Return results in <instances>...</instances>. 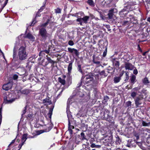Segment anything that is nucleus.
I'll return each mask as SVG.
<instances>
[{
  "label": "nucleus",
  "mask_w": 150,
  "mask_h": 150,
  "mask_svg": "<svg viewBox=\"0 0 150 150\" xmlns=\"http://www.w3.org/2000/svg\"><path fill=\"white\" fill-rule=\"evenodd\" d=\"M121 78L120 77H115L114 79V82L115 83H117L120 82Z\"/></svg>",
  "instance_id": "nucleus-20"
},
{
  "label": "nucleus",
  "mask_w": 150,
  "mask_h": 150,
  "mask_svg": "<svg viewBox=\"0 0 150 150\" xmlns=\"http://www.w3.org/2000/svg\"><path fill=\"white\" fill-rule=\"evenodd\" d=\"M22 70L23 71V72L21 74V75L24 74L25 73V71L24 69H22Z\"/></svg>",
  "instance_id": "nucleus-55"
},
{
  "label": "nucleus",
  "mask_w": 150,
  "mask_h": 150,
  "mask_svg": "<svg viewBox=\"0 0 150 150\" xmlns=\"http://www.w3.org/2000/svg\"><path fill=\"white\" fill-rule=\"evenodd\" d=\"M93 76L92 75H87L86 76L85 82L86 83H88L90 81H92Z\"/></svg>",
  "instance_id": "nucleus-12"
},
{
  "label": "nucleus",
  "mask_w": 150,
  "mask_h": 150,
  "mask_svg": "<svg viewBox=\"0 0 150 150\" xmlns=\"http://www.w3.org/2000/svg\"><path fill=\"white\" fill-rule=\"evenodd\" d=\"M124 73V71H122L120 74L119 75V77L120 78L123 75Z\"/></svg>",
  "instance_id": "nucleus-52"
},
{
  "label": "nucleus",
  "mask_w": 150,
  "mask_h": 150,
  "mask_svg": "<svg viewBox=\"0 0 150 150\" xmlns=\"http://www.w3.org/2000/svg\"><path fill=\"white\" fill-rule=\"evenodd\" d=\"M140 89V88H138V87H136L133 88V90L134 91H137L139 90Z\"/></svg>",
  "instance_id": "nucleus-46"
},
{
  "label": "nucleus",
  "mask_w": 150,
  "mask_h": 150,
  "mask_svg": "<svg viewBox=\"0 0 150 150\" xmlns=\"http://www.w3.org/2000/svg\"><path fill=\"white\" fill-rule=\"evenodd\" d=\"M128 22V21H125L123 22V24L124 25H126L127 23Z\"/></svg>",
  "instance_id": "nucleus-63"
},
{
  "label": "nucleus",
  "mask_w": 150,
  "mask_h": 150,
  "mask_svg": "<svg viewBox=\"0 0 150 150\" xmlns=\"http://www.w3.org/2000/svg\"><path fill=\"white\" fill-rule=\"evenodd\" d=\"M107 53V47H106L105 51L103 52V57H105Z\"/></svg>",
  "instance_id": "nucleus-35"
},
{
  "label": "nucleus",
  "mask_w": 150,
  "mask_h": 150,
  "mask_svg": "<svg viewBox=\"0 0 150 150\" xmlns=\"http://www.w3.org/2000/svg\"><path fill=\"white\" fill-rule=\"evenodd\" d=\"M43 103H45V105H48L51 104L52 102L49 98H46L43 100Z\"/></svg>",
  "instance_id": "nucleus-13"
},
{
  "label": "nucleus",
  "mask_w": 150,
  "mask_h": 150,
  "mask_svg": "<svg viewBox=\"0 0 150 150\" xmlns=\"http://www.w3.org/2000/svg\"><path fill=\"white\" fill-rule=\"evenodd\" d=\"M18 76L16 74H14L13 76V79L14 80H16L18 78Z\"/></svg>",
  "instance_id": "nucleus-38"
},
{
  "label": "nucleus",
  "mask_w": 150,
  "mask_h": 150,
  "mask_svg": "<svg viewBox=\"0 0 150 150\" xmlns=\"http://www.w3.org/2000/svg\"><path fill=\"white\" fill-rule=\"evenodd\" d=\"M17 51V49L16 48V46H15L13 48V59L15 58V57H16V52Z\"/></svg>",
  "instance_id": "nucleus-21"
},
{
  "label": "nucleus",
  "mask_w": 150,
  "mask_h": 150,
  "mask_svg": "<svg viewBox=\"0 0 150 150\" xmlns=\"http://www.w3.org/2000/svg\"><path fill=\"white\" fill-rule=\"evenodd\" d=\"M11 95V94H9V95H6V94L5 95H4V96H7V99H10V98H9V96Z\"/></svg>",
  "instance_id": "nucleus-57"
},
{
  "label": "nucleus",
  "mask_w": 150,
  "mask_h": 150,
  "mask_svg": "<svg viewBox=\"0 0 150 150\" xmlns=\"http://www.w3.org/2000/svg\"><path fill=\"white\" fill-rule=\"evenodd\" d=\"M114 10L113 9H111L108 12V17L107 18L109 19H113L115 20L116 18L115 15L113 14Z\"/></svg>",
  "instance_id": "nucleus-5"
},
{
  "label": "nucleus",
  "mask_w": 150,
  "mask_h": 150,
  "mask_svg": "<svg viewBox=\"0 0 150 150\" xmlns=\"http://www.w3.org/2000/svg\"><path fill=\"white\" fill-rule=\"evenodd\" d=\"M55 11L56 13H61V10L59 8H58L55 9Z\"/></svg>",
  "instance_id": "nucleus-34"
},
{
  "label": "nucleus",
  "mask_w": 150,
  "mask_h": 150,
  "mask_svg": "<svg viewBox=\"0 0 150 150\" xmlns=\"http://www.w3.org/2000/svg\"><path fill=\"white\" fill-rule=\"evenodd\" d=\"M2 108H0V121L1 122L2 119V115H1V111Z\"/></svg>",
  "instance_id": "nucleus-41"
},
{
  "label": "nucleus",
  "mask_w": 150,
  "mask_h": 150,
  "mask_svg": "<svg viewBox=\"0 0 150 150\" xmlns=\"http://www.w3.org/2000/svg\"><path fill=\"white\" fill-rule=\"evenodd\" d=\"M36 22L37 21L36 20H34L32 21V23L31 24V25L32 26H33Z\"/></svg>",
  "instance_id": "nucleus-45"
},
{
  "label": "nucleus",
  "mask_w": 150,
  "mask_h": 150,
  "mask_svg": "<svg viewBox=\"0 0 150 150\" xmlns=\"http://www.w3.org/2000/svg\"><path fill=\"white\" fill-rule=\"evenodd\" d=\"M143 99V97L142 95H140L134 99L135 104L136 108H137L139 105L142 103V101Z\"/></svg>",
  "instance_id": "nucleus-3"
},
{
  "label": "nucleus",
  "mask_w": 150,
  "mask_h": 150,
  "mask_svg": "<svg viewBox=\"0 0 150 150\" xmlns=\"http://www.w3.org/2000/svg\"><path fill=\"white\" fill-rule=\"evenodd\" d=\"M147 21H148L150 22V17L148 18H147Z\"/></svg>",
  "instance_id": "nucleus-64"
},
{
  "label": "nucleus",
  "mask_w": 150,
  "mask_h": 150,
  "mask_svg": "<svg viewBox=\"0 0 150 150\" xmlns=\"http://www.w3.org/2000/svg\"><path fill=\"white\" fill-rule=\"evenodd\" d=\"M54 106V105H52L50 109L49 113L48 114L49 118L50 119L51 118L52 115V111Z\"/></svg>",
  "instance_id": "nucleus-14"
},
{
  "label": "nucleus",
  "mask_w": 150,
  "mask_h": 150,
  "mask_svg": "<svg viewBox=\"0 0 150 150\" xmlns=\"http://www.w3.org/2000/svg\"><path fill=\"white\" fill-rule=\"evenodd\" d=\"M13 80L11 78L9 80V82L3 85L2 88L6 91H8L10 89L12 86Z\"/></svg>",
  "instance_id": "nucleus-4"
},
{
  "label": "nucleus",
  "mask_w": 150,
  "mask_h": 150,
  "mask_svg": "<svg viewBox=\"0 0 150 150\" xmlns=\"http://www.w3.org/2000/svg\"><path fill=\"white\" fill-rule=\"evenodd\" d=\"M42 53H43V51H41L40 52H39V56H41V55H42Z\"/></svg>",
  "instance_id": "nucleus-61"
},
{
  "label": "nucleus",
  "mask_w": 150,
  "mask_h": 150,
  "mask_svg": "<svg viewBox=\"0 0 150 150\" xmlns=\"http://www.w3.org/2000/svg\"><path fill=\"white\" fill-rule=\"evenodd\" d=\"M89 18V17L88 16H85L83 18H78L76 19V21H81V20L82 21H83V22L85 23H87V21Z\"/></svg>",
  "instance_id": "nucleus-7"
},
{
  "label": "nucleus",
  "mask_w": 150,
  "mask_h": 150,
  "mask_svg": "<svg viewBox=\"0 0 150 150\" xmlns=\"http://www.w3.org/2000/svg\"><path fill=\"white\" fill-rule=\"evenodd\" d=\"M87 3L90 6H94V3L93 0H88Z\"/></svg>",
  "instance_id": "nucleus-24"
},
{
  "label": "nucleus",
  "mask_w": 150,
  "mask_h": 150,
  "mask_svg": "<svg viewBox=\"0 0 150 150\" xmlns=\"http://www.w3.org/2000/svg\"><path fill=\"white\" fill-rule=\"evenodd\" d=\"M109 99L108 97V96H105L104 98V100H105V101H107Z\"/></svg>",
  "instance_id": "nucleus-48"
},
{
  "label": "nucleus",
  "mask_w": 150,
  "mask_h": 150,
  "mask_svg": "<svg viewBox=\"0 0 150 150\" xmlns=\"http://www.w3.org/2000/svg\"><path fill=\"white\" fill-rule=\"evenodd\" d=\"M43 51V52H45L47 54H48L50 52L49 50H44L43 51Z\"/></svg>",
  "instance_id": "nucleus-47"
},
{
  "label": "nucleus",
  "mask_w": 150,
  "mask_h": 150,
  "mask_svg": "<svg viewBox=\"0 0 150 150\" xmlns=\"http://www.w3.org/2000/svg\"><path fill=\"white\" fill-rule=\"evenodd\" d=\"M133 73L134 74L136 75L138 73V71L137 69H134L133 70Z\"/></svg>",
  "instance_id": "nucleus-44"
},
{
  "label": "nucleus",
  "mask_w": 150,
  "mask_h": 150,
  "mask_svg": "<svg viewBox=\"0 0 150 150\" xmlns=\"http://www.w3.org/2000/svg\"><path fill=\"white\" fill-rule=\"evenodd\" d=\"M16 139V138L15 139H14V140H13L12 141V142L8 145V146H9L11 144H13V143H14L15 142V139Z\"/></svg>",
  "instance_id": "nucleus-50"
},
{
  "label": "nucleus",
  "mask_w": 150,
  "mask_h": 150,
  "mask_svg": "<svg viewBox=\"0 0 150 150\" xmlns=\"http://www.w3.org/2000/svg\"><path fill=\"white\" fill-rule=\"evenodd\" d=\"M115 59H114L112 61L113 65L114 68H115V69H118L119 68L120 62Z\"/></svg>",
  "instance_id": "nucleus-6"
},
{
  "label": "nucleus",
  "mask_w": 150,
  "mask_h": 150,
  "mask_svg": "<svg viewBox=\"0 0 150 150\" xmlns=\"http://www.w3.org/2000/svg\"><path fill=\"white\" fill-rule=\"evenodd\" d=\"M81 137H82V140H83L86 139V138L85 137V134L83 132H81Z\"/></svg>",
  "instance_id": "nucleus-36"
},
{
  "label": "nucleus",
  "mask_w": 150,
  "mask_h": 150,
  "mask_svg": "<svg viewBox=\"0 0 150 150\" xmlns=\"http://www.w3.org/2000/svg\"><path fill=\"white\" fill-rule=\"evenodd\" d=\"M15 100V98L11 99H7V96H5L4 97V101L6 103H11L14 101Z\"/></svg>",
  "instance_id": "nucleus-10"
},
{
  "label": "nucleus",
  "mask_w": 150,
  "mask_h": 150,
  "mask_svg": "<svg viewBox=\"0 0 150 150\" xmlns=\"http://www.w3.org/2000/svg\"><path fill=\"white\" fill-rule=\"evenodd\" d=\"M131 83L133 84L135 82L136 80V77L135 76L132 75L130 79Z\"/></svg>",
  "instance_id": "nucleus-15"
},
{
  "label": "nucleus",
  "mask_w": 150,
  "mask_h": 150,
  "mask_svg": "<svg viewBox=\"0 0 150 150\" xmlns=\"http://www.w3.org/2000/svg\"><path fill=\"white\" fill-rule=\"evenodd\" d=\"M21 92L23 94H27L29 93V91L28 89H24L22 90Z\"/></svg>",
  "instance_id": "nucleus-23"
},
{
  "label": "nucleus",
  "mask_w": 150,
  "mask_h": 150,
  "mask_svg": "<svg viewBox=\"0 0 150 150\" xmlns=\"http://www.w3.org/2000/svg\"><path fill=\"white\" fill-rule=\"evenodd\" d=\"M135 136L136 137L137 140H138L139 139V137L138 135H135Z\"/></svg>",
  "instance_id": "nucleus-60"
},
{
  "label": "nucleus",
  "mask_w": 150,
  "mask_h": 150,
  "mask_svg": "<svg viewBox=\"0 0 150 150\" xmlns=\"http://www.w3.org/2000/svg\"><path fill=\"white\" fill-rule=\"evenodd\" d=\"M77 69L78 71L81 72V74L83 73V71L82 69H81V65L80 64H79L78 65Z\"/></svg>",
  "instance_id": "nucleus-27"
},
{
  "label": "nucleus",
  "mask_w": 150,
  "mask_h": 150,
  "mask_svg": "<svg viewBox=\"0 0 150 150\" xmlns=\"http://www.w3.org/2000/svg\"><path fill=\"white\" fill-rule=\"evenodd\" d=\"M142 124L143 126H147L149 125L150 124V122L147 123L145 122L144 121H142Z\"/></svg>",
  "instance_id": "nucleus-29"
},
{
  "label": "nucleus",
  "mask_w": 150,
  "mask_h": 150,
  "mask_svg": "<svg viewBox=\"0 0 150 150\" xmlns=\"http://www.w3.org/2000/svg\"><path fill=\"white\" fill-rule=\"evenodd\" d=\"M81 85V82H80L78 84V87H80Z\"/></svg>",
  "instance_id": "nucleus-62"
},
{
  "label": "nucleus",
  "mask_w": 150,
  "mask_h": 150,
  "mask_svg": "<svg viewBox=\"0 0 150 150\" xmlns=\"http://www.w3.org/2000/svg\"><path fill=\"white\" fill-rule=\"evenodd\" d=\"M138 48L139 50L141 52H142V50H141V49L140 46H139V45H138Z\"/></svg>",
  "instance_id": "nucleus-58"
},
{
  "label": "nucleus",
  "mask_w": 150,
  "mask_h": 150,
  "mask_svg": "<svg viewBox=\"0 0 150 150\" xmlns=\"http://www.w3.org/2000/svg\"><path fill=\"white\" fill-rule=\"evenodd\" d=\"M68 51L71 53H74L76 56H78L79 54L78 50L74 48H68Z\"/></svg>",
  "instance_id": "nucleus-8"
},
{
  "label": "nucleus",
  "mask_w": 150,
  "mask_h": 150,
  "mask_svg": "<svg viewBox=\"0 0 150 150\" xmlns=\"http://www.w3.org/2000/svg\"><path fill=\"white\" fill-rule=\"evenodd\" d=\"M91 146L92 148L96 147L98 148H100L101 147V146L99 145H96L94 144H91Z\"/></svg>",
  "instance_id": "nucleus-26"
},
{
  "label": "nucleus",
  "mask_w": 150,
  "mask_h": 150,
  "mask_svg": "<svg viewBox=\"0 0 150 150\" xmlns=\"http://www.w3.org/2000/svg\"><path fill=\"white\" fill-rule=\"evenodd\" d=\"M49 20H48L46 23L41 25H40V27H42V28L45 27L48 25V24L49 23Z\"/></svg>",
  "instance_id": "nucleus-31"
},
{
  "label": "nucleus",
  "mask_w": 150,
  "mask_h": 150,
  "mask_svg": "<svg viewBox=\"0 0 150 150\" xmlns=\"http://www.w3.org/2000/svg\"><path fill=\"white\" fill-rule=\"evenodd\" d=\"M28 134H24L22 137L21 139L22 142H24V143L26 141V140L27 139V136Z\"/></svg>",
  "instance_id": "nucleus-17"
},
{
  "label": "nucleus",
  "mask_w": 150,
  "mask_h": 150,
  "mask_svg": "<svg viewBox=\"0 0 150 150\" xmlns=\"http://www.w3.org/2000/svg\"><path fill=\"white\" fill-rule=\"evenodd\" d=\"M107 70L108 71H111L113 70V72L112 73V74H113V73L115 72V68H114V67H112L109 66L108 67Z\"/></svg>",
  "instance_id": "nucleus-28"
},
{
  "label": "nucleus",
  "mask_w": 150,
  "mask_h": 150,
  "mask_svg": "<svg viewBox=\"0 0 150 150\" xmlns=\"http://www.w3.org/2000/svg\"><path fill=\"white\" fill-rule=\"evenodd\" d=\"M72 62H71L69 64L68 67V73H69L71 72V70L72 69Z\"/></svg>",
  "instance_id": "nucleus-18"
},
{
  "label": "nucleus",
  "mask_w": 150,
  "mask_h": 150,
  "mask_svg": "<svg viewBox=\"0 0 150 150\" xmlns=\"http://www.w3.org/2000/svg\"><path fill=\"white\" fill-rule=\"evenodd\" d=\"M74 128V127L72 125H70V126L69 127V129H72Z\"/></svg>",
  "instance_id": "nucleus-54"
},
{
  "label": "nucleus",
  "mask_w": 150,
  "mask_h": 150,
  "mask_svg": "<svg viewBox=\"0 0 150 150\" xmlns=\"http://www.w3.org/2000/svg\"><path fill=\"white\" fill-rule=\"evenodd\" d=\"M28 53L26 52L25 47L21 46L19 49L18 53V59L20 60H23L27 58Z\"/></svg>",
  "instance_id": "nucleus-1"
},
{
  "label": "nucleus",
  "mask_w": 150,
  "mask_h": 150,
  "mask_svg": "<svg viewBox=\"0 0 150 150\" xmlns=\"http://www.w3.org/2000/svg\"><path fill=\"white\" fill-rule=\"evenodd\" d=\"M127 106H130L131 105V102L130 101H128L127 103Z\"/></svg>",
  "instance_id": "nucleus-43"
},
{
  "label": "nucleus",
  "mask_w": 150,
  "mask_h": 150,
  "mask_svg": "<svg viewBox=\"0 0 150 150\" xmlns=\"http://www.w3.org/2000/svg\"><path fill=\"white\" fill-rule=\"evenodd\" d=\"M100 16L102 19H104V17L101 13L100 14Z\"/></svg>",
  "instance_id": "nucleus-51"
},
{
  "label": "nucleus",
  "mask_w": 150,
  "mask_h": 150,
  "mask_svg": "<svg viewBox=\"0 0 150 150\" xmlns=\"http://www.w3.org/2000/svg\"><path fill=\"white\" fill-rule=\"evenodd\" d=\"M126 78L125 80V81H127L129 79V76L128 75V72H127L126 73Z\"/></svg>",
  "instance_id": "nucleus-37"
},
{
  "label": "nucleus",
  "mask_w": 150,
  "mask_h": 150,
  "mask_svg": "<svg viewBox=\"0 0 150 150\" xmlns=\"http://www.w3.org/2000/svg\"><path fill=\"white\" fill-rule=\"evenodd\" d=\"M25 38H27L32 41H34L35 40V38L30 33L27 34L24 37Z\"/></svg>",
  "instance_id": "nucleus-11"
},
{
  "label": "nucleus",
  "mask_w": 150,
  "mask_h": 150,
  "mask_svg": "<svg viewBox=\"0 0 150 150\" xmlns=\"http://www.w3.org/2000/svg\"><path fill=\"white\" fill-rule=\"evenodd\" d=\"M44 6L41 7L40 9L39 10V12H41L42 11V10L44 9Z\"/></svg>",
  "instance_id": "nucleus-53"
},
{
  "label": "nucleus",
  "mask_w": 150,
  "mask_h": 150,
  "mask_svg": "<svg viewBox=\"0 0 150 150\" xmlns=\"http://www.w3.org/2000/svg\"><path fill=\"white\" fill-rule=\"evenodd\" d=\"M26 106H25V107L24 108V109L23 110V114L22 115H23L24 114L26 111Z\"/></svg>",
  "instance_id": "nucleus-42"
},
{
  "label": "nucleus",
  "mask_w": 150,
  "mask_h": 150,
  "mask_svg": "<svg viewBox=\"0 0 150 150\" xmlns=\"http://www.w3.org/2000/svg\"><path fill=\"white\" fill-rule=\"evenodd\" d=\"M68 130L70 133V134H72L73 131L71 129H68Z\"/></svg>",
  "instance_id": "nucleus-56"
},
{
  "label": "nucleus",
  "mask_w": 150,
  "mask_h": 150,
  "mask_svg": "<svg viewBox=\"0 0 150 150\" xmlns=\"http://www.w3.org/2000/svg\"><path fill=\"white\" fill-rule=\"evenodd\" d=\"M126 8H125L123 9L121 11L119 12V13L120 15H123L124 14V13H123V12L126 11Z\"/></svg>",
  "instance_id": "nucleus-33"
},
{
  "label": "nucleus",
  "mask_w": 150,
  "mask_h": 150,
  "mask_svg": "<svg viewBox=\"0 0 150 150\" xmlns=\"http://www.w3.org/2000/svg\"><path fill=\"white\" fill-rule=\"evenodd\" d=\"M39 34L44 39H46L50 36V35L47 33L46 30L44 28L39 29Z\"/></svg>",
  "instance_id": "nucleus-2"
},
{
  "label": "nucleus",
  "mask_w": 150,
  "mask_h": 150,
  "mask_svg": "<svg viewBox=\"0 0 150 150\" xmlns=\"http://www.w3.org/2000/svg\"><path fill=\"white\" fill-rule=\"evenodd\" d=\"M68 44L70 46H72L74 45V43L72 40H70L68 42Z\"/></svg>",
  "instance_id": "nucleus-39"
},
{
  "label": "nucleus",
  "mask_w": 150,
  "mask_h": 150,
  "mask_svg": "<svg viewBox=\"0 0 150 150\" xmlns=\"http://www.w3.org/2000/svg\"><path fill=\"white\" fill-rule=\"evenodd\" d=\"M59 81L62 84L64 85L66 83V81L65 80L62 79L61 77H59L58 78Z\"/></svg>",
  "instance_id": "nucleus-19"
},
{
  "label": "nucleus",
  "mask_w": 150,
  "mask_h": 150,
  "mask_svg": "<svg viewBox=\"0 0 150 150\" xmlns=\"http://www.w3.org/2000/svg\"><path fill=\"white\" fill-rule=\"evenodd\" d=\"M24 144V142H23L21 144H20L18 145V147L19 148V149L18 150H19L21 148L22 146Z\"/></svg>",
  "instance_id": "nucleus-40"
},
{
  "label": "nucleus",
  "mask_w": 150,
  "mask_h": 150,
  "mask_svg": "<svg viewBox=\"0 0 150 150\" xmlns=\"http://www.w3.org/2000/svg\"><path fill=\"white\" fill-rule=\"evenodd\" d=\"M99 74L100 75H104L105 76H107L108 75L105 73V71L103 70L101 72H99Z\"/></svg>",
  "instance_id": "nucleus-30"
},
{
  "label": "nucleus",
  "mask_w": 150,
  "mask_h": 150,
  "mask_svg": "<svg viewBox=\"0 0 150 150\" xmlns=\"http://www.w3.org/2000/svg\"><path fill=\"white\" fill-rule=\"evenodd\" d=\"M93 62L96 64H100V62L99 61H96L94 60H93Z\"/></svg>",
  "instance_id": "nucleus-49"
},
{
  "label": "nucleus",
  "mask_w": 150,
  "mask_h": 150,
  "mask_svg": "<svg viewBox=\"0 0 150 150\" xmlns=\"http://www.w3.org/2000/svg\"><path fill=\"white\" fill-rule=\"evenodd\" d=\"M113 137L112 135L108 137V138L105 139V141L106 142L108 143L111 142L112 140Z\"/></svg>",
  "instance_id": "nucleus-16"
},
{
  "label": "nucleus",
  "mask_w": 150,
  "mask_h": 150,
  "mask_svg": "<svg viewBox=\"0 0 150 150\" xmlns=\"http://www.w3.org/2000/svg\"><path fill=\"white\" fill-rule=\"evenodd\" d=\"M125 68L126 69L132 70L133 69L134 67L131 64L128 62H126Z\"/></svg>",
  "instance_id": "nucleus-9"
},
{
  "label": "nucleus",
  "mask_w": 150,
  "mask_h": 150,
  "mask_svg": "<svg viewBox=\"0 0 150 150\" xmlns=\"http://www.w3.org/2000/svg\"><path fill=\"white\" fill-rule=\"evenodd\" d=\"M143 82L144 84H146L149 83V82L147 78L145 77L143 80Z\"/></svg>",
  "instance_id": "nucleus-25"
},
{
  "label": "nucleus",
  "mask_w": 150,
  "mask_h": 150,
  "mask_svg": "<svg viewBox=\"0 0 150 150\" xmlns=\"http://www.w3.org/2000/svg\"><path fill=\"white\" fill-rule=\"evenodd\" d=\"M46 59H47L48 61V63H54V61L52 60L50 57L48 56H46Z\"/></svg>",
  "instance_id": "nucleus-32"
},
{
  "label": "nucleus",
  "mask_w": 150,
  "mask_h": 150,
  "mask_svg": "<svg viewBox=\"0 0 150 150\" xmlns=\"http://www.w3.org/2000/svg\"><path fill=\"white\" fill-rule=\"evenodd\" d=\"M77 22H79L80 23V24L81 25H83V22L81 20V21H77Z\"/></svg>",
  "instance_id": "nucleus-59"
},
{
  "label": "nucleus",
  "mask_w": 150,
  "mask_h": 150,
  "mask_svg": "<svg viewBox=\"0 0 150 150\" xmlns=\"http://www.w3.org/2000/svg\"><path fill=\"white\" fill-rule=\"evenodd\" d=\"M137 94V93L135 91H132L131 93L130 96L133 98L135 99L134 98Z\"/></svg>",
  "instance_id": "nucleus-22"
}]
</instances>
